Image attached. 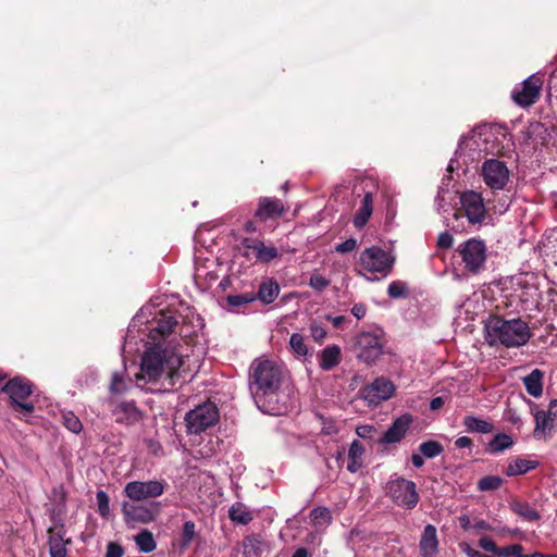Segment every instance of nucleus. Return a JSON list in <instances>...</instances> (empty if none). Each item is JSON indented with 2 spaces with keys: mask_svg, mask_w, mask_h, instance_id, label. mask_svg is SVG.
<instances>
[{
  "mask_svg": "<svg viewBox=\"0 0 557 557\" xmlns=\"http://www.w3.org/2000/svg\"><path fill=\"white\" fill-rule=\"evenodd\" d=\"M189 359L173 347L154 346L145 351L136 382L159 385V391H171L191 379Z\"/></svg>",
  "mask_w": 557,
  "mask_h": 557,
  "instance_id": "nucleus-1",
  "label": "nucleus"
},
{
  "mask_svg": "<svg viewBox=\"0 0 557 557\" xmlns=\"http://www.w3.org/2000/svg\"><path fill=\"white\" fill-rule=\"evenodd\" d=\"M250 392L257 407L271 416L285 414L290 407L289 393L281 388L283 370L269 359H256L250 366Z\"/></svg>",
  "mask_w": 557,
  "mask_h": 557,
  "instance_id": "nucleus-2",
  "label": "nucleus"
},
{
  "mask_svg": "<svg viewBox=\"0 0 557 557\" xmlns=\"http://www.w3.org/2000/svg\"><path fill=\"white\" fill-rule=\"evenodd\" d=\"M485 332L488 344H500L506 347L523 346L531 337L529 325L521 319L505 320L502 317H492L485 325Z\"/></svg>",
  "mask_w": 557,
  "mask_h": 557,
  "instance_id": "nucleus-3",
  "label": "nucleus"
},
{
  "mask_svg": "<svg viewBox=\"0 0 557 557\" xmlns=\"http://www.w3.org/2000/svg\"><path fill=\"white\" fill-rule=\"evenodd\" d=\"M122 513L128 528L149 524L154 522L160 515V503L124 500L122 503Z\"/></svg>",
  "mask_w": 557,
  "mask_h": 557,
  "instance_id": "nucleus-4",
  "label": "nucleus"
},
{
  "mask_svg": "<svg viewBox=\"0 0 557 557\" xmlns=\"http://www.w3.org/2000/svg\"><path fill=\"white\" fill-rule=\"evenodd\" d=\"M359 265L372 274L386 276L393 269L395 258L379 246H371L360 252Z\"/></svg>",
  "mask_w": 557,
  "mask_h": 557,
  "instance_id": "nucleus-5",
  "label": "nucleus"
},
{
  "mask_svg": "<svg viewBox=\"0 0 557 557\" xmlns=\"http://www.w3.org/2000/svg\"><path fill=\"white\" fill-rule=\"evenodd\" d=\"M187 433L200 434L219 421V410L213 403H205L185 416Z\"/></svg>",
  "mask_w": 557,
  "mask_h": 557,
  "instance_id": "nucleus-6",
  "label": "nucleus"
},
{
  "mask_svg": "<svg viewBox=\"0 0 557 557\" xmlns=\"http://www.w3.org/2000/svg\"><path fill=\"white\" fill-rule=\"evenodd\" d=\"M457 251L470 273L478 274L483 270L487 257L486 245L483 240L470 238L460 244Z\"/></svg>",
  "mask_w": 557,
  "mask_h": 557,
  "instance_id": "nucleus-7",
  "label": "nucleus"
},
{
  "mask_svg": "<svg viewBox=\"0 0 557 557\" xmlns=\"http://www.w3.org/2000/svg\"><path fill=\"white\" fill-rule=\"evenodd\" d=\"M388 496L400 507L411 509L419 502L416 484L404 478H397L387 483Z\"/></svg>",
  "mask_w": 557,
  "mask_h": 557,
  "instance_id": "nucleus-8",
  "label": "nucleus"
},
{
  "mask_svg": "<svg viewBox=\"0 0 557 557\" xmlns=\"http://www.w3.org/2000/svg\"><path fill=\"white\" fill-rule=\"evenodd\" d=\"M165 485L163 480L132 481L124 486L123 493L128 500L144 502L161 496Z\"/></svg>",
  "mask_w": 557,
  "mask_h": 557,
  "instance_id": "nucleus-9",
  "label": "nucleus"
},
{
  "mask_svg": "<svg viewBox=\"0 0 557 557\" xmlns=\"http://www.w3.org/2000/svg\"><path fill=\"white\" fill-rule=\"evenodd\" d=\"M9 395L16 410L30 413L34 410L33 403L24 401L32 394V384L22 377L10 380L2 388Z\"/></svg>",
  "mask_w": 557,
  "mask_h": 557,
  "instance_id": "nucleus-10",
  "label": "nucleus"
},
{
  "mask_svg": "<svg viewBox=\"0 0 557 557\" xmlns=\"http://www.w3.org/2000/svg\"><path fill=\"white\" fill-rule=\"evenodd\" d=\"M481 175L487 187L493 190H503L509 182V170L505 162L498 159H488L482 164Z\"/></svg>",
  "mask_w": 557,
  "mask_h": 557,
  "instance_id": "nucleus-11",
  "label": "nucleus"
},
{
  "mask_svg": "<svg viewBox=\"0 0 557 557\" xmlns=\"http://www.w3.org/2000/svg\"><path fill=\"white\" fill-rule=\"evenodd\" d=\"M459 202L470 224H481L486 216V208L482 195L474 190L460 194Z\"/></svg>",
  "mask_w": 557,
  "mask_h": 557,
  "instance_id": "nucleus-12",
  "label": "nucleus"
},
{
  "mask_svg": "<svg viewBox=\"0 0 557 557\" xmlns=\"http://www.w3.org/2000/svg\"><path fill=\"white\" fill-rule=\"evenodd\" d=\"M356 345L358 358L368 364L375 362L383 352L382 338L376 333H360L357 336Z\"/></svg>",
  "mask_w": 557,
  "mask_h": 557,
  "instance_id": "nucleus-13",
  "label": "nucleus"
},
{
  "mask_svg": "<svg viewBox=\"0 0 557 557\" xmlns=\"http://www.w3.org/2000/svg\"><path fill=\"white\" fill-rule=\"evenodd\" d=\"M542 85L543 81L539 75L533 74L529 76L520 86L512 90V100L523 108L532 106L540 99Z\"/></svg>",
  "mask_w": 557,
  "mask_h": 557,
  "instance_id": "nucleus-14",
  "label": "nucleus"
},
{
  "mask_svg": "<svg viewBox=\"0 0 557 557\" xmlns=\"http://www.w3.org/2000/svg\"><path fill=\"white\" fill-rule=\"evenodd\" d=\"M395 393L394 383L386 377H377L372 383L366 385L361 391V398L370 406H376L380 403L389 399Z\"/></svg>",
  "mask_w": 557,
  "mask_h": 557,
  "instance_id": "nucleus-15",
  "label": "nucleus"
},
{
  "mask_svg": "<svg viewBox=\"0 0 557 557\" xmlns=\"http://www.w3.org/2000/svg\"><path fill=\"white\" fill-rule=\"evenodd\" d=\"M244 256L248 259H255L257 262L268 263L278 256V251L273 246H265L258 239L245 238L242 242Z\"/></svg>",
  "mask_w": 557,
  "mask_h": 557,
  "instance_id": "nucleus-16",
  "label": "nucleus"
},
{
  "mask_svg": "<svg viewBox=\"0 0 557 557\" xmlns=\"http://www.w3.org/2000/svg\"><path fill=\"white\" fill-rule=\"evenodd\" d=\"M112 416L119 424L134 425L143 419V412L134 401H121L114 405Z\"/></svg>",
  "mask_w": 557,
  "mask_h": 557,
  "instance_id": "nucleus-17",
  "label": "nucleus"
},
{
  "mask_svg": "<svg viewBox=\"0 0 557 557\" xmlns=\"http://www.w3.org/2000/svg\"><path fill=\"white\" fill-rule=\"evenodd\" d=\"M535 428L533 436L536 440H546L552 435L557 424V413L539 410L534 413Z\"/></svg>",
  "mask_w": 557,
  "mask_h": 557,
  "instance_id": "nucleus-18",
  "label": "nucleus"
},
{
  "mask_svg": "<svg viewBox=\"0 0 557 557\" xmlns=\"http://www.w3.org/2000/svg\"><path fill=\"white\" fill-rule=\"evenodd\" d=\"M284 206L281 200L275 198H261L256 211V216L262 221L275 219L283 214Z\"/></svg>",
  "mask_w": 557,
  "mask_h": 557,
  "instance_id": "nucleus-19",
  "label": "nucleus"
},
{
  "mask_svg": "<svg viewBox=\"0 0 557 557\" xmlns=\"http://www.w3.org/2000/svg\"><path fill=\"white\" fill-rule=\"evenodd\" d=\"M438 548V540L436 528L432 524H428L422 533L420 540V549L423 557H433Z\"/></svg>",
  "mask_w": 557,
  "mask_h": 557,
  "instance_id": "nucleus-20",
  "label": "nucleus"
},
{
  "mask_svg": "<svg viewBox=\"0 0 557 557\" xmlns=\"http://www.w3.org/2000/svg\"><path fill=\"white\" fill-rule=\"evenodd\" d=\"M410 418L409 417H401L397 419L392 426L388 428V430L384 433L383 442L385 443H396L399 442L406 434L409 424H410Z\"/></svg>",
  "mask_w": 557,
  "mask_h": 557,
  "instance_id": "nucleus-21",
  "label": "nucleus"
},
{
  "mask_svg": "<svg viewBox=\"0 0 557 557\" xmlns=\"http://www.w3.org/2000/svg\"><path fill=\"white\" fill-rule=\"evenodd\" d=\"M48 544L50 557H66V545L71 544V540H65L60 532H54L50 529Z\"/></svg>",
  "mask_w": 557,
  "mask_h": 557,
  "instance_id": "nucleus-22",
  "label": "nucleus"
},
{
  "mask_svg": "<svg viewBox=\"0 0 557 557\" xmlns=\"http://www.w3.org/2000/svg\"><path fill=\"white\" fill-rule=\"evenodd\" d=\"M341 348L337 345L325 347L320 355L319 366L325 371H330L341 362Z\"/></svg>",
  "mask_w": 557,
  "mask_h": 557,
  "instance_id": "nucleus-23",
  "label": "nucleus"
},
{
  "mask_svg": "<svg viewBox=\"0 0 557 557\" xmlns=\"http://www.w3.org/2000/svg\"><path fill=\"white\" fill-rule=\"evenodd\" d=\"M544 373L540 369H534L530 374L523 377V385L527 392L533 397H540L543 393Z\"/></svg>",
  "mask_w": 557,
  "mask_h": 557,
  "instance_id": "nucleus-24",
  "label": "nucleus"
},
{
  "mask_svg": "<svg viewBox=\"0 0 557 557\" xmlns=\"http://www.w3.org/2000/svg\"><path fill=\"white\" fill-rule=\"evenodd\" d=\"M373 212V195L367 193L362 199L361 206L355 214L354 224L356 227H363Z\"/></svg>",
  "mask_w": 557,
  "mask_h": 557,
  "instance_id": "nucleus-25",
  "label": "nucleus"
},
{
  "mask_svg": "<svg viewBox=\"0 0 557 557\" xmlns=\"http://www.w3.org/2000/svg\"><path fill=\"white\" fill-rule=\"evenodd\" d=\"M310 518L317 531H322L332 522V513L326 507H317L311 510Z\"/></svg>",
  "mask_w": 557,
  "mask_h": 557,
  "instance_id": "nucleus-26",
  "label": "nucleus"
},
{
  "mask_svg": "<svg viewBox=\"0 0 557 557\" xmlns=\"http://www.w3.org/2000/svg\"><path fill=\"white\" fill-rule=\"evenodd\" d=\"M537 465H539L537 461H534V460L517 458V459L512 460L511 462H509V465L507 466V469H506V474L508 476L524 474L528 471L535 469L537 467Z\"/></svg>",
  "mask_w": 557,
  "mask_h": 557,
  "instance_id": "nucleus-27",
  "label": "nucleus"
},
{
  "mask_svg": "<svg viewBox=\"0 0 557 557\" xmlns=\"http://www.w3.org/2000/svg\"><path fill=\"white\" fill-rule=\"evenodd\" d=\"M176 324L177 321L172 314L161 312L156 320V324L151 327V332L165 336L173 332Z\"/></svg>",
  "mask_w": 557,
  "mask_h": 557,
  "instance_id": "nucleus-28",
  "label": "nucleus"
},
{
  "mask_svg": "<svg viewBox=\"0 0 557 557\" xmlns=\"http://www.w3.org/2000/svg\"><path fill=\"white\" fill-rule=\"evenodd\" d=\"M462 424L465 425V428L468 431L476 432V433H481V434L491 433L494 429L492 423H490L485 420L479 419L474 416H466L463 418Z\"/></svg>",
  "mask_w": 557,
  "mask_h": 557,
  "instance_id": "nucleus-29",
  "label": "nucleus"
},
{
  "mask_svg": "<svg viewBox=\"0 0 557 557\" xmlns=\"http://www.w3.org/2000/svg\"><path fill=\"white\" fill-rule=\"evenodd\" d=\"M135 544L139 552L141 553H151L157 548V543L154 541L152 532L145 529L141 530L134 536Z\"/></svg>",
  "mask_w": 557,
  "mask_h": 557,
  "instance_id": "nucleus-30",
  "label": "nucleus"
},
{
  "mask_svg": "<svg viewBox=\"0 0 557 557\" xmlns=\"http://www.w3.org/2000/svg\"><path fill=\"white\" fill-rule=\"evenodd\" d=\"M280 286L276 282L269 280L263 282L258 292L259 299L264 304H271L278 296Z\"/></svg>",
  "mask_w": 557,
  "mask_h": 557,
  "instance_id": "nucleus-31",
  "label": "nucleus"
},
{
  "mask_svg": "<svg viewBox=\"0 0 557 557\" xmlns=\"http://www.w3.org/2000/svg\"><path fill=\"white\" fill-rule=\"evenodd\" d=\"M228 515L232 521L240 524H248L252 520L251 511L242 503L233 504Z\"/></svg>",
  "mask_w": 557,
  "mask_h": 557,
  "instance_id": "nucleus-32",
  "label": "nucleus"
},
{
  "mask_svg": "<svg viewBox=\"0 0 557 557\" xmlns=\"http://www.w3.org/2000/svg\"><path fill=\"white\" fill-rule=\"evenodd\" d=\"M511 509L515 513L520 516L527 521H536L540 519L539 512L532 508L528 503H513Z\"/></svg>",
  "mask_w": 557,
  "mask_h": 557,
  "instance_id": "nucleus-33",
  "label": "nucleus"
},
{
  "mask_svg": "<svg viewBox=\"0 0 557 557\" xmlns=\"http://www.w3.org/2000/svg\"><path fill=\"white\" fill-rule=\"evenodd\" d=\"M504 483V480L498 475H486L479 480L478 488L481 492H491L498 490Z\"/></svg>",
  "mask_w": 557,
  "mask_h": 557,
  "instance_id": "nucleus-34",
  "label": "nucleus"
},
{
  "mask_svg": "<svg viewBox=\"0 0 557 557\" xmlns=\"http://www.w3.org/2000/svg\"><path fill=\"white\" fill-rule=\"evenodd\" d=\"M513 444V441L511 436L500 433L497 434L491 442H490V450L492 453H500L507 448H510Z\"/></svg>",
  "mask_w": 557,
  "mask_h": 557,
  "instance_id": "nucleus-35",
  "label": "nucleus"
},
{
  "mask_svg": "<svg viewBox=\"0 0 557 557\" xmlns=\"http://www.w3.org/2000/svg\"><path fill=\"white\" fill-rule=\"evenodd\" d=\"M419 450L424 457L434 458L443 453V446L436 441H428L420 444Z\"/></svg>",
  "mask_w": 557,
  "mask_h": 557,
  "instance_id": "nucleus-36",
  "label": "nucleus"
},
{
  "mask_svg": "<svg viewBox=\"0 0 557 557\" xmlns=\"http://www.w3.org/2000/svg\"><path fill=\"white\" fill-rule=\"evenodd\" d=\"M196 524L194 521L188 520L183 524L181 547L186 548L190 545L193 540L196 537Z\"/></svg>",
  "mask_w": 557,
  "mask_h": 557,
  "instance_id": "nucleus-37",
  "label": "nucleus"
},
{
  "mask_svg": "<svg viewBox=\"0 0 557 557\" xmlns=\"http://www.w3.org/2000/svg\"><path fill=\"white\" fill-rule=\"evenodd\" d=\"M62 420L64 426L75 434H78L83 430L81 420L72 411L63 412Z\"/></svg>",
  "mask_w": 557,
  "mask_h": 557,
  "instance_id": "nucleus-38",
  "label": "nucleus"
},
{
  "mask_svg": "<svg viewBox=\"0 0 557 557\" xmlns=\"http://www.w3.org/2000/svg\"><path fill=\"white\" fill-rule=\"evenodd\" d=\"M289 346L298 356H306L308 352L307 345L305 344L304 336L299 333L292 334L289 338Z\"/></svg>",
  "mask_w": 557,
  "mask_h": 557,
  "instance_id": "nucleus-39",
  "label": "nucleus"
},
{
  "mask_svg": "<svg viewBox=\"0 0 557 557\" xmlns=\"http://www.w3.org/2000/svg\"><path fill=\"white\" fill-rule=\"evenodd\" d=\"M408 293V286L405 282L394 281L388 285L387 294L391 298L397 299L406 297Z\"/></svg>",
  "mask_w": 557,
  "mask_h": 557,
  "instance_id": "nucleus-40",
  "label": "nucleus"
},
{
  "mask_svg": "<svg viewBox=\"0 0 557 557\" xmlns=\"http://www.w3.org/2000/svg\"><path fill=\"white\" fill-rule=\"evenodd\" d=\"M98 511L103 518L110 515L109 496L104 491H98L96 494Z\"/></svg>",
  "mask_w": 557,
  "mask_h": 557,
  "instance_id": "nucleus-41",
  "label": "nucleus"
},
{
  "mask_svg": "<svg viewBox=\"0 0 557 557\" xmlns=\"http://www.w3.org/2000/svg\"><path fill=\"white\" fill-rule=\"evenodd\" d=\"M497 556L500 557H524L523 547L520 544H512L499 549Z\"/></svg>",
  "mask_w": 557,
  "mask_h": 557,
  "instance_id": "nucleus-42",
  "label": "nucleus"
},
{
  "mask_svg": "<svg viewBox=\"0 0 557 557\" xmlns=\"http://www.w3.org/2000/svg\"><path fill=\"white\" fill-rule=\"evenodd\" d=\"M330 285V281L321 274L314 273L309 280V286L317 292H322Z\"/></svg>",
  "mask_w": 557,
  "mask_h": 557,
  "instance_id": "nucleus-43",
  "label": "nucleus"
},
{
  "mask_svg": "<svg viewBox=\"0 0 557 557\" xmlns=\"http://www.w3.org/2000/svg\"><path fill=\"white\" fill-rule=\"evenodd\" d=\"M126 389V384L119 373H113L110 384V392L113 394H121Z\"/></svg>",
  "mask_w": 557,
  "mask_h": 557,
  "instance_id": "nucleus-44",
  "label": "nucleus"
},
{
  "mask_svg": "<svg viewBox=\"0 0 557 557\" xmlns=\"http://www.w3.org/2000/svg\"><path fill=\"white\" fill-rule=\"evenodd\" d=\"M479 546L483 550L492 553L494 555H498L500 549L497 547L496 543L491 537L487 536H483L479 540Z\"/></svg>",
  "mask_w": 557,
  "mask_h": 557,
  "instance_id": "nucleus-45",
  "label": "nucleus"
},
{
  "mask_svg": "<svg viewBox=\"0 0 557 557\" xmlns=\"http://www.w3.org/2000/svg\"><path fill=\"white\" fill-rule=\"evenodd\" d=\"M357 248V240L355 238H348L343 243L335 246V251L339 253H347Z\"/></svg>",
  "mask_w": 557,
  "mask_h": 557,
  "instance_id": "nucleus-46",
  "label": "nucleus"
},
{
  "mask_svg": "<svg viewBox=\"0 0 557 557\" xmlns=\"http://www.w3.org/2000/svg\"><path fill=\"white\" fill-rule=\"evenodd\" d=\"M364 453L363 445L359 441H354L349 447L348 457L349 459H359Z\"/></svg>",
  "mask_w": 557,
  "mask_h": 557,
  "instance_id": "nucleus-47",
  "label": "nucleus"
},
{
  "mask_svg": "<svg viewBox=\"0 0 557 557\" xmlns=\"http://www.w3.org/2000/svg\"><path fill=\"white\" fill-rule=\"evenodd\" d=\"M310 333L315 342H321L326 336V331L324 327L315 322L310 324Z\"/></svg>",
  "mask_w": 557,
  "mask_h": 557,
  "instance_id": "nucleus-48",
  "label": "nucleus"
},
{
  "mask_svg": "<svg viewBox=\"0 0 557 557\" xmlns=\"http://www.w3.org/2000/svg\"><path fill=\"white\" fill-rule=\"evenodd\" d=\"M124 555L123 547L117 543H109L107 546L106 557H122Z\"/></svg>",
  "mask_w": 557,
  "mask_h": 557,
  "instance_id": "nucleus-49",
  "label": "nucleus"
},
{
  "mask_svg": "<svg viewBox=\"0 0 557 557\" xmlns=\"http://www.w3.org/2000/svg\"><path fill=\"white\" fill-rule=\"evenodd\" d=\"M454 238L448 232L441 233L437 239V246L441 248H450L453 246Z\"/></svg>",
  "mask_w": 557,
  "mask_h": 557,
  "instance_id": "nucleus-50",
  "label": "nucleus"
},
{
  "mask_svg": "<svg viewBox=\"0 0 557 557\" xmlns=\"http://www.w3.org/2000/svg\"><path fill=\"white\" fill-rule=\"evenodd\" d=\"M227 301L231 306H240L248 302V299L243 295H233L227 297Z\"/></svg>",
  "mask_w": 557,
  "mask_h": 557,
  "instance_id": "nucleus-51",
  "label": "nucleus"
},
{
  "mask_svg": "<svg viewBox=\"0 0 557 557\" xmlns=\"http://www.w3.org/2000/svg\"><path fill=\"white\" fill-rule=\"evenodd\" d=\"M366 306L362 304H357L351 308L352 315L356 317L358 320L362 319L366 315Z\"/></svg>",
  "mask_w": 557,
  "mask_h": 557,
  "instance_id": "nucleus-52",
  "label": "nucleus"
},
{
  "mask_svg": "<svg viewBox=\"0 0 557 557\" xmlns=\"http://www.w3.org/2000/svg\"><path fill=\"white\" fill-rule=\"evenodd\" d=\"M356 432L360 437H371L372 433L374 432V428L371 425H362L357 428Z\"/></svg>",
  "mask_w": 557,
  "mask_h": 557,
  "instance_id": "nucleus-53",
  "label": "nucleus"
},
{
  "mask_svg": "<svg viewBox=\"0 0 557 557\" xmlns=\"http://www.w3.org/2000/svg\"><path fill=\"white\" fill-rule=\"evenodd\" d=\"M455 445L458 448H469L472 445V440L468 436H460L456 440Z\"/></svg>",
  "mask_w": 557,
  "mask_h": 557,
  "instance_id": "nucleus-54",
  "label": "nucleus"
},
{
  "mask_svg": "<svg viewBox=\"0 0 557 557\" xmlns=\"http://www.w3.org/2000/svg\"><path fill=\"white\" fill-rule=\"evenodd\" d=\"M445 405V399L442 396L434 397L430 403L431 410H438Z\"/></svg>",
  "mask_w": 557,
  "mask_h": 557,
  "instance_id": "nucleus-55",
  "label": "nucleus"
},
{
  "mask_svg": "<svg viewBox=\"0 0 557 557\" xmlns=\"http://www.w3.org/2000/svg\"><path fill=\"white\" fill-rule=\"evenodd\" d=\"M463 553L469 556V557H488L473 548H471L469 545H466L463 548H462Z\"/></svg>",
  "mask_w": 557,
  "mask_h": 557,
  "instance_id": "nucleus-56",
  "label": "nucleus"
},
{
  "mask_svg": "<svg viewBox=\"0 0 557 557\" xmlns=\"http://www.w3.org/2000/svg\"><path fill=\"white\" fill-rule=\"evenodd\" d=\"M361 467V460L359 459H350V462L348 463L347 466V469L350 471V472H357Z\"/></svg>",
  "mask_w": 557,
  "mask_h": 557,
  "instance_id": "nucleus-57",
  "label": "nucleus"
},
{
  "mask_svg": "<svg viewBox=\"0 0 557 557\" xmlns=\"http://www.w3.org/2000/svg\"><path fill=\"white\" fill-rule=\"evenodd\" d=\"M478 530L491 531L492 527L484 520H476L473 525Z\"/></svg>",
  "mask_w": 557,
  "mask_h": 557,
  "instance_id": "nucleus-58",
  "label": "nucleus"
},
{
  "mask_svg": "<svg viewBox=\"0 0 557 557\" xmlns=\"http://www.w3.org/2000/svg\"><path fill=\"white\" fill-rule=\"evenodd\" d=\"M411 461H412L413 466L417 468L422 467L424 463L423 457L419 454H413L411 457Z\"/></svg>",
  "mask_w": 557,
  "mask_h": 557,
  "instance_id": "nucleus-59",
  "label": "nucleus"
},
{
  "mask_svg": "<svg viewBox=\"0 0 557 557\" xmlns=\"http://www.w3.org/2000/svg\"><path fill=\"white\" fill-rule=\"evenodd\" d=\"M329 320H331L332 324L335 327H339L346 321V318L343 315H338V317L329 318Z\"/></svg>",
  "mask_w": 557,
  "mask_h": 557,
  "instance_id": "nucleus-60",
  "label": "nucleus"
},
{
  "mask_svg": "<svg viewBox=\"0 0 557 557\" xmlns=\"http://www.w3.org/2000/svg\"><path fill=\"white\" fill-rule=\"evenodd\" d=\"M459 521H460V525L463 528V529H468L470 527V518L468 516H461L459 518Z\"/></svg>",
  "mask_w": 557,
  "mask_h": 557,
  "instance_id": "nucleus-61",
  "label": "nucleus"
},
{
  "mask_svg": "<svg viewBox=\"0 0 557 557\" xmlns=\"http://www.w3.org/2000/svg\"><path fill=\"white\" fill-rule=\"evenodd\" d=\"M292 557H308V552L305 548H298Z\"/></svg>",
  "mask_w": 557,
  "mask_h": 557,
  "instance_id": "nucleus-62",
  "label": "nucleus"
},
{
  "mask_svg": "<svg viewBox=\"0 0 557 557\" xmlns=\"http://www.w3.org/2000/svg\"><path fill=\"white\" fill-rule=\"evenodd\" d=\"M509 421L513 424H517L518 422H520V418L519 416H517L515 412H511L509 411V417H508Z\"/></svg>",
  "mask_w": 557,
  "mask_h": 557,
  "instance_id": "nucleus-63",
  "label": "nucleus"
},
{
  "mask_svg": "<svg viewBox=\"0 0 557 557\" xmlns=\"http://www.w3.org/2000/svg\"><path fill=\"white\" fill-rule=\"evenodd\" d=\"M524 557H545V554L536 552V553H533V554L524 555Z\"/></svg>",
  "mask_w": 557,
  "mask_h": 557,
  "instance_id": "nucleus-64",
  "label": "nucleus"
}]
</instances>
